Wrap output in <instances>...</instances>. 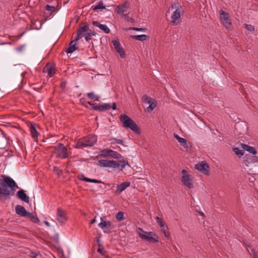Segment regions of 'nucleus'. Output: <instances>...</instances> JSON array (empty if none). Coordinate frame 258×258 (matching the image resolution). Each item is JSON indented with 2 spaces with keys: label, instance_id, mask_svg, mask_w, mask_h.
<instances>
[{
  "label": "nucleus",
  "instance_id": "14",
  "mask_svg": "<svg viewBox=\"0 0 258 258\" xmlns=\"http://www.w3.org/2000/svg\"><path fill=\"white\" fill-rule=\"evenodd\" d=\"M181 181L185 186L189 188H192L194 187L192 177L189 174L183 175L181 177Z\"/></svg>",
  "mask_w": 258,
  "mask_h": 258
},
{
  "label": "nucleus",
  "instance_id": "34",
  "mask_svg": "<svg viewBox=\"0 0 258 258\" xmlns=\"http://www.w3.org/2000/svg\"><path fill=\"white\" fill-rule=\"evenodd\" d=\"M53 171L55 173H56L58 176H60L62 174V170L60 169L58 167L56 166L53 167Z\"/></svg>",
  "mask_w": 258,
  "mask_h": 258
},
{
  "label": "nucleus",
  "instance_id": "18",
  "mask_svg": "<svg viewBox=\"0 0 258 258\" xmlns=\"http://www.w3.org/2000/svg\"><path fill=\"white\" fill-rule=\"evenodd\" d=\"M43 72L47 73L50 77H53L54 74V65L52 63H47L44 67Z\"/></svg>",
  "mask_w": 258,
  "mask_h": 258
},
{
  "label": "nucleus",
  "instance_id": "13",
  "mask_svg": "<svg viewBox=\"0 0 258 258\" xmlns=\"http://www.w3.org/2000/svg\"><path fill=\"white\" fill-rule=\"evenodd\" d=\"M114 47L116 51L119 54L120 57L122 58L125 57V53L123 48L120 46L118 40H113L112 41Z\"/></svg>",
  "mask_w": 258,
  "mask_h": 258
},
{
  "label": "nucleus",
  "instance_id": "46",
  "mask_svg": "<svg viewBox=\"0 0 258 258\" xmlns=\"http://www.w3.org/2000/svg\"><path fill=\"white\" fill-rule=\"evenodd\" d=\"M87 96L88 97H95L94 93L93 92L88 93L87 94Z\"/></svg>",
  "mask_w": 258,
  "mask_h": 258
},
{
  "label": "nucleus",
  "instance_id": "23",
  "mask_svg": "<svg viewBox=\"0 0 258 258\" xmlns=\"http://www.w3.org/2000/svg\"><path fill=\"white\" fill-rule=\"evenodd\" d=\"M174 137L178 141L180 145L184 148H188L187 140L185 139L181 138L175 134H174Z\"/></svg>",
  "mask_w": 258,
  "mask_h": 258
},
{
  "label": "nucleus",
  "instance_id": "17",
  "mask_svg": "<svg viewBox=\"0 0 258 258\" xmlns=\"http://www.w3.org/2000/svg\"><path fill=\"white\" fill-rule=\"evenodd\" d=\"M129 3L127 2H125L117 6L116 9V12L119 15H122L124 12H126L127 9L129 7Z\"/></svg>",
  "mask_w": 258,
  "mask_h": 258
},
{
  "label": "nucleus",
  "instance_id": "8",
  "mask_svg": "<svg viewBox=\"0 0 258 258\" xmlns=\"http://www.w3.org/2000/svg\"><path fill=\"white\" fill-rule=\"evenodd\" d=\"M219 14L222 24L226 28H229L232 25V22L229 14L223 10H220Z\"/></svg>",
  "mask_w": 258,
  "mask_h": 258
},
{
  "label": "nucleus",
  "instance_id": "48",
  "mask_svg": "<svg viewBox=\"0 0 258 258\" xmlns=\"http://www.w3.org/2000/svg\"><path fill=\"white\" fill-rule=\"evenodd\" d=\"M181 173L183 174V175H185V174H187V172L186 170H185V169H182L181 170Z\"/></svg>",
  "mask_w": 258,
  "mask_h": 258
},
{
  "label": "nucleus",
  "instance_id": "27",
  "mask_svg": "<svg viewBox=\"0 0 258 258\" xmlns=\"http://www.w3.org/2000/svg\"><path fill=\"white\" fill-rule=\"evenodd\" d=\"M30 132L32 136V137L35 139L37 138L38 136L39 135L38 132L37 131L36 128L33 124H31L30 127Z\"/></svg>",
  "mask_w": 258,
  "mask_h": 258
},
{
  "label": "nucleus",
  "instance_id": "60",
  "mask_svg": "<svg viewBox=\"0 0 258 258\" xmlns=\"http://www.w3.org/2000/svg\"><path fill=\"white\" fill-rule=\"evenodd\" d=\"M247 247H251V246H250V245H247Z\"/></svg>",
  "mask_w": 258,
  "mask_h": 258
},
{
  "label": "nucleus",
  "instance_id": "62",
  "mask_svg": "<svg viewBox=\"0 0 258 258\" xmlns=\"http://www.w3.org/2000/svg\"><path fill=\"white\" fill-rule=\"evenodd\" d=\"M143 97H147V96L146 95H144Z\"/></svg>",
  "mask_w": 258,
  "mask_h": 258
},
{
  "label": "nucleus",
  "instance_id": "30",
  "mask_svg": "<svg viewBox=\"0 0 258 258\" xmlns=\"http://www.w3.org/2000/svg\"><path fill=\"white\" fill-rule=\"evenodd\" d=\"M93 10H103L105 9V6H103V2L100 1L96 6L92 7Z\"/></svg>",
  "mask_w": 258,
  "mask_h": 258
},
{
  "label": "nucleus",
  "instance_id": "41",
  "mask_svg": "<svg viewBox=\"0 0 258 258\" xmlns=\"http://www.w3.org/2000/svg\"><path fill=\"white\" fill-rule=\"evenodd\" d=\"M25 46V45H22L17 47L16 48V50L18 52H22Z\"/></svg>",
  "mask_w": 258,
  "mask_h": 258
},
{
  "label": "nucleus",
  "instance_id": "43",
  "mask_svg": "<svg viewBox=\"0 0 258 258\" xmlns=\"http://www.w3.org/2000/svg\"><path fill=\"white\" fill-rule=\"evenodd\" d=\"M132 29L138 31H145L146 30V28H132Z\"/></svg>",
  "mask_w": 258,
  "mask_h": 258
},
{
  "label": "nucleus",
  "instance_id": "38",
  "mask_svg": "<svg viewBox=\"0 0 258 258\" xmlns=\"http://www.w3.org/2000/svg\"><path fill=\"white\" fill-rule=\"evenodd\" d=\"M245 28L248 31L252 32L254 30V27L253 26L250 24H245Z\"/></svg>",
  "mask_w": 258,
  "mask_h": 258
},
{
  "label": "nucleus",
  "instance_id": "57",
  "mask_svg": "<svg viewBox=\"0 0 258 258\" xmlns=\"http://www.w3.org/2000/svg\"><path fill=\"white\" fill-rule=\"evenodd\" d=\"M123 16L124 17V18H127L128 17V15H126V14H123Z\"/></svg>",
  "mask_w": 258,
  "mask_h": 258
},
{
  "label": "nucleus",
  "instance_id": "16",
  "mask_svg": "<svg viewBox=\"0 0 258 258\" xmlns=\"http://www.w3.org/2000/svg\"><path fill=\"white\" fill-rule=\"evenodd\" d=\"M89 30L88 25H84L80 27L77 30V36L76 38V40H78L84 37L85 35L88 33Z\"/></svg>",
  "mask_w": 258,
  "mask_h": 258
},
{
  "label": "nucleus",
  "instance_id": "49",
  "mask_svg": "<svg viewBox=\"0 0 258 258\" xmlns=\"http://www.w3.org/2000/svg\"><path fill=\"white\" fill-rule=\"evenodd\" d=\"M103 248H99L97 249V251H98L99 253H101V254H103L102 253V251H103Z\"/></svg>",
  "mask_w": 258,
  "mask_h": 258
},
{
  "label": "nucleus",
  "instance_id": "5",
  "mask_svg": "<svg viewBox=\"0 0 258 258\" xmlns=\"http://www.w3.org/2000/svg\"><path fill=\"white\" fill-rule=\"evenodd\" d=\"M51 148L54 149L52 154H56V158L60 159L68 158V149L63 144L59 143L57 146H51Z\"/></svg>",
  "mask_w": 258,
  "mask_h": 258
},
{
  "label": "nucleus",
  "instance_id": "11",
  "mask_svg": "<svg viewBox=\"0 0 258 258\" xmlns=\"http://www.w3.org/2000/svg\"><path fill=\"white\" fill-rule=\"evenodd\" d=\"M195 168L205 175H209L210 167L206 162H202L201 163L196 164Z\"/></svg>",
  "mask_w": 258,
  "mask_h": 258
},
{
  "label": "nucleus",
  "instance_id": "56",
  "mask_svg": "<svg viewBox=\"0 0 258 258\" xmlns=\"http://www.w3.org/2000/svg\"><path fill=\"white\" fill-rule=\"evenodd\" d=\"M253 258H258V255L257 254H254L253 256Z\"/></svg>",
  "mask_w": 258,
  "mask_h": 258
},
{
  "label": "nucleus",
  "instance_id": "24",
  "mask_svg": "<svg viewBox=\"0 0 258 258\" xmlns=\"http://www.w3.org/2000/svg\"><path fill=\"white\" fill-rule=\"evenodd\" d=\"M76 39L74 40L71 41L69 44V46L67 50H66V52L67 53H72L74 52L75 50L78 49V47L76 46Z\"/></svg>",
  "mask_w": 258,
  "mask_h": 258
},
{
  "label": "nucleus",
  "instance_id": "44",
  "mask_svg": "<svg viewBox=\"0 0 258 258\" xmlns=\"http://www.w3.org/2000/svg\"><path fill=\"white\" fill-rule=\"evenodd\" d=\"M84 37H85V40L86 41H89L91 39V35L89 34H88V33H87L85 35V36H84Z\"/></svg>",
  "mask_w": 258,
  "mask_h": 258
},
{
  "label": "nucleus",
  "instance_id": "42",
  "mask_svg": "<svg viewBox=\"0 0 258 258\" xmlns=\"http://www.w3.org/2000/svg\"><path fill=\"white\" fill-rule=\"evenodd\" d=\"M162 230L163 232V233L164 234V236L166 237H170V233L169 232L167 231L164 228H162Z\"/></svg>",
  "mask_w": 258,
  "mask_h": 258
},
{
  "label": "nucleus",
  "instance_id": "22",
  "mask_svg": "<svg viewBox=\"0 0 258 258\" xmlns=\"http://www.w3.org/2000/svg\"><path fill=\"white\" fill-rule=\"evenodd\" d=\"M92 25L94 26L98 27L100 28V29H101L102 31H103L104 33L106 34L109 33L110 32V29L106 25L101 24L99 23L98 21H93Z\"/></svg>",
  "mask_w": 258,
  "mask_h": 258
},
{
  "label": "nucleus",
  "instance_id": "40",
  "mask_svg": "<svg viewBox=\"0 0 258 258\" xmlns=\"http://www.w3.org/2000/svg\"><path fill=\"white\" fill-rule=\"evenodd\" d=\"M86 99V98H81V99H80V102L82 105H84L85 106H88V105H87V104L86 103V102L87 101Z\"/></svg>",
  "mask_w": 258,
  "mask_h": 258
},
{
  "label": "nucleus",
  "instance_id": "3",
  "mask_svg": "<svg viewBox=\"0 0 258 258\" xmlns=\"http://www.w3.org/2000/svg\"><path fill=\"white\" fill-rule=\"evenodd\" d=\"M119 120L124 128H130L134 133L140 134L141 131L138 125L127 115L121 114L119 116Z\"/></svg>",
  "mask_w": 258,
  "mask_h": 258
},
{
  "label": "nucleus",
  "instance_id": "20",
  "mask_svg": "<svg viewBox=\"0 0 258 258\" xmlns=\"http://www.w3.org/2000/svg\"><path fill=\"white\" fill-rule=\"evenodd\" d=\"M130 182L125 181L118 184L117 186V189L115 191L116 195H119L122 191L126 189L127 187L130 186Z\"/></svg>",
  "mask_w": 258,
  "mask_h": 258
},
{
  "label": "nucleus",
  "instance_id": "12",
  "mask_svg": "<svg viewBox=\"0 0 258 258\" xmlns=\"http://www.w3.org/2000/svg\"><path fill=\"white\" fill-rule=\"evenodd\" d=\"M56 219L59 223H64L67 220L65 211L61 210L60 208H58L57 210Z\"/></svg>",
  "mask_w": 258,
  "mask_h": 258
},
{
  "label": "nucleus",
  "instance_id": "6",
  "mask_svg": "<svg viewBox=\"0 0 258 258\" xmlns=\"http://www.w3.org/2000/svg\"><path fill=\"white\" fill-rule=\"evenodd\" d=\"M157 102L153 98H143V106L146 112H151L157 106Z\"/></svg>",
  "mask_w": 258,
  "mask_h": 258
},
{
  "label": "nucleus",
  "instance_id": "31",
  "mask_svg": "<svg viewBox=\"0 0 258 258\" xmlns=\"http://www.w3.org/2000/svg\"><path fill=\"white\" fill-rule=\"evenodd\" d=\"M85 147H86V146L85 145L83 139L82 141H78L75 145V148L77 149H83Z\"/></svg>",
  "mask_w": 258,
  "mask_h": 258
},
{
  "label": "nucleus",
  "instance_id": "39",
  "mask_svg": "<svg viewBox=\"0 0 258 258\" xmlns=\"http://www.w3.org/2000/svg\"><path fill=\"white\" fill-rule=\"evenodd\" d=\"M113 140L114 141L112 143H115L119 144H120L121 145H124V141L120 139H113Z\"/></svg>",
  "mask_w": 258,
  "mask_h": 258
},
{
  "label": "nucleus",
  "instance_id": "47",
  "mask_svg": "<svg viewBox=\"0 0 258 258\" xmlns=\"http://www.w3.org/2000/svg\"><path fill=\"white\" fill-rule=\"evenodd\" d=\"M66 82H61L60 84V87L62 88H64L66 86Z\"/></svg>",
  "mask_w": 258,
  "mask_h": 258
},
{
  "label": "nucleus",
  "instance_id": "1",
  "mask_svg": "<svg viewBox=\"0 0 258 258\" xmlns=\"http://www.w3.org/2000/svg\"><path fill=\"white\" fill-rule=\"evenodd\" d=\"M101 154L104 156H109L115 159L121 158V160L116 161L108 159H101L98 161V165L101 167L118 168L119 170L122 171L125 165L130 166L128 161L116 151L104 149L101 151Z\"/></svg>",
  "mask_w": 258,
  "mask_h": 258
},
{
  "label": "nucleus",
  "instance_id": "29",
  "mask_svg": "<svg viewBox=\"0 0 258 258\" xmlns=\"http://www.w3.org/2000/svg\"><path fill=\"white\" fill-rule=\"evenodd\" d=\"M26 217H28L32 222L35 223H38L39 222V219L30 212H29Z\"/></svg>",
  "mask_w": 258,
  "mask_h": 258
},
{
  "label": "nucleus",
  "instance_id": "32",
  "mask_svg": "<svg viewBox=\"0 0 258 258\" xmlns=\"http://www.w3.org/2000/svg\"><path fill=\"white\" fill-rule=\"evenodd\" d=\"M116 219L118 221H121L124 219V213L122 212H119L115 216Z\"/></svg>",
  "mask_w": 258,
  "mask_h": 258
},
{
  "label": "nucleus",
  "instance_id": "54",
  "mask_svg": "<svg viewBox=\"0 0 258 258\" xmlns=\"http://www.w3.org/2000/svg\"><path fill=\"white\" fill-rule=\"evenodd\" d=\"M254 157V161L255 162L258 161V157H255V156Z\"/></svg>",
  "mask_w": 258,
  "mask_h": 258
},
{
  "label": "nucleus",
  "instance_id": "28",
  "mask_svg": "<svg viewBox=\"0 0 258 258\" xmlns=\"http://www.w3.org/2000/svg\"><path fill=\"white\" fill-rule=\"evenodd\" d=\"M132 37L134 39L143 41L147 40L148 36L145 34H142V35H133V36H132Z\"/></svg>",
  "mask_w": 258,
  "mask_h": 258
},
{
  "label": "nucleus",
  "instance_id": "9",
  "mask_svg": "<svg viewBox=\"0 0 258 258\" xmlns=\"http://www.w3.org/2000/svg\"><path fill=\"white\" fill-rule=\"evenodd\" d=\"M106 217H101L100 218L101 222L99 223L98 226L103 230V231L105 233H109L111 230L114 228L110 221L105 220Z\"/></svg>",
  "mask_w": 258,
  "mask_h": 258
},
{
  "label": "nucleus",
  "instance_id": "55",
  "mask_svg": "<svg viewBox=\"0 0 258 258\" xmlns=\"http://www.w3.org/2000/svg\"><path fill=\"white\" fill-rule=\"evenodd\" d=\"M44 223H45L47 226H49V222H47V221H45Z\"/></svg>",
  "mask_w": 258,
  "mask_h": 258
},
{
  "label": "nucleus",
  "instance_id": "15",
  "mask_svg": "<svg viewBox=\"0 0 258 258\" xmlns=\"http://www.w3.org/2000/svg\"><path fill=\"white\" fill-rule=\"evenodd\" d=\"M86 147L93 146L97 142V138L95 135H89L83 138Z\"/></svg>",
  "mask_w": 258,
  "mask_h": 258
},
{
  "label": "nucleus",
  "instance_id": "51",
  "mask_svg": "<svg viewBox=\"0 0 258 258\" xmlns=\"http://www.w3.org/2000/svg\"><path fill=\"white\" fill-rule=\"evenodd\" d=\"M96 242L98 244V245L100 246V244H99V243H100V237H97Z\"/></svg>",
  "mask_w": 258,
  "mask_h": 258
},
{
  "label": "nucleus",
  "instance_id": "25",
  "mask_svg": "<svg viewBox=\"0 0 258 258\" xmlns=\"http://www.w3.org/2000/svg\"><path fill=\"white\" fill-rule=\"evenodd\" d=\"M241 147L243 150L249 152L250 153H252L253 155L256 153V150L254 147L249 146L244 144H242Z\"/></svg>",
  "mask_w": 258,
  "mask_h": 258
},
{
  "label": "nucleus",
  "instance_id": "59",
  "mask_svg": "<svg viewBox=\"0 0 258 258\" xmlns=\"http://www.w3.org/2000/svg\"><path fill=\"white\" fill-rule=\"evenodd\" d=\"M86 103L87 104V105H88V101H87Z\"/></svg>",
  "mask_w": 258,
  "mask_h": 258
},
{
  "label": "nucleus",
  "instance_id": "21",
  "mask_svg": "<svg viewBox=\"0 0 258 258\" xmlns=\"http://www.w3.org/2000/svg\"><path fill=\"white\" fill-rule=\"evenodd\" d=\"M15 210L16 213L18 215L24 217H26L29 213V212L26 210L25 208L21 205H17L15 207Z\"/></svg>",
  "mask_w": 258,
  "mask_h": 258
},
{
  "label": "nucleus",
  "instance_id": "52",
  "mask_svg": "<svg viewBox=\"0 0 258 258\" xmlns=\"http://www.w3.org/2000/svg\"><path fill=\"white\" fill-rule=\"evenodd\" d=\"M36 255H37V254H34V253H32L31 255V257L32 258H35L36 257Z\"/></svg>",
  "mask_w": 258,
  "mask_h": 258
},
{
  "label": "nucleus",
  "instance_id": "2",
  "mask_svg": "<svg viewBox=\"0 0 258 258\" xmlns=\"http://www.w3.org/2000/svg\"><path fill=\"white\" fill-rule=\"evenodd\" d=\"M0 179V201L10 200L14 196L18 185L15 180L9 176L2 175Z\"/></svg>",
  "mask_w": 258,
  "mask_h": 258
},
{
  "label": "nucleus",
  "instance_id": "36",
  "mask_svg": "<svg viewBox=\"0 0 258 258\" xmlns=\"http://www.w3.org/2000/svg\"><path fill=\"white\" fill-rule=\"evenodd\" d=\"M96 106L97 105H96V103H93L92 102V101H88V106L86 107L90 109L95 110V108H96Z\"/></svg>",
  "mask_w": 258,
  "mask_h": 258
},
{
  "label": "nucleus",
  "instance_id": "53",
  "mask_svg": "<svg viewBox=\"0 0 258 258\" xmlns=\"http://www.w3.org/2000/svg\"><path fill=\"white\" fill-rule=\"evenodd\" d=\"M96 216H95V218L91 221L90 223L91 224L94 223L96 222Z\"/></svg>",
  "mask_w": 258,
  "mask_h": 258
},
{
  "label": "nucleus",
  "instance_id": "7",
  "mask_svg": "<svg viewBox=\"0 0 258 258\" xmlns=\"http://www.w3.org/2000/svg\"><path fill=\"white\" fill-rule=\"evenodd\" d=\"M139 229L143 232L139 233V236L142 239L149 242H158L159 241L158 237L156 234L152 232H145L141 228H139Z\"/></svg>",
  "mask_w": 258,
  "mask_h": 258
},
{
  "label": "nucleus",
  "instance_id": "4",
  "mask_svg": "<svg viewBox=\"0 0 258 258\" xmlns=\"http://www.w3.org/2000/svg\"><path fill=\"white\" fill-rule=\"evenodd\" d=\"M171 7L172 9H176L171 15V24L173 26L177 25L179 23L181 16L183 14V10L177 3L172 4Z\"/></svg>",
  "mask_w": 258,
  "mask_h": 258
},
{
  "label": "nucleus",
  "instance_id": "35",
  "mask_svg": "<svg viewBox=\"0 0 258 258\" xmlns=\"http://www.w3.org/2000/svg\"><path fill=\"white\" fill-rule=\"evenodd\" d=\"M156 222L160 226V227L161 228H164V224L162 220L161 219V218H160V217L157 216L156 217Z\"/></svg>",
  "mask_w": 258,
  "mask_h": 258
},
{
  "label": "nucleus",
  "instance_id": "58",
  "mask_svg": "<svg viewBox=\"0 0 258 258\" xmlns=\"http://www.w3.org/2000/svg\"><path fill=\"white\" fill-rule=\"evenodd\" d=\"M89 99H94V98L93 97H92V98H88ZM97 100H98V98H95Z\"/></svg>",
  "mask_w": 258,
  "mask_h": 258
},
{
  "label": "nucleus",
  "instance_id": "37",
  "mask_svg": "<svg viewBox=\"0 0 258 258\" xmlns=\"http://www.w3.org/2000/svg\"><path fill=\"white\" fill-rule=\"evenodd\" d=\"M45 9L50 12L51 13L54 12L55 10V8L54 6H51L48 5H47L45 7Z\"/></svg>",
  "mask_w": 258,
  "mask_h": 258
},
{
  "label": "nucleus",
  "instance_id": "10",
  "mask_svg": "<svg viewBox=\"0 0 258 258\" xmlns=\"http://www.w3.org/2000/svg\"><path fill=\"white\" fill-rule=\"evenodd\" d=\"M111 108H112L113 110H115L116 109V105L115 102H113L112 105L110 103H99L96 106L95 110L105 111L109 110Z\"/></svg>",
  "mask_w": 258,
  "mask_h": 258
},
{
  "label": "nucleus",
  "instance_id": "61",
  "mask_svg": "<svg viewBox=\"0 0 258 258\" xmlns=\"http://www.w3.org/2000/svg\"><path fill=\"white\" fill-rule=\"evenodd\" d=\"M201 215L203 216V215H204V214L203 213H201Z\"/></svg>",
  "mask_w": 258,
  "mask_h": 258
},
{
  "label": "nucleus",
  "instance_id": "50",
  "mask_svg": "<svg viewBox=\"0 0 258 258\" xmlns=\"http://www.w3.org/2000/svg\"><path fill=\"white\" fill-rule=\"evenodd\" d=\"M251 253L252 254V255H253L254 254H257L254 249L252 248V249H251Z\"/></svg>",
  "mask_w": 258,
  "mask_h": 258
},
{
  "label": "nucleus",
  "instance_id": "19",
  "mask_svg": "<svg viewBox=\"0 0 258 258\" xmlns=\"http://www.w3.org/2000/svg\"><path fill=\"white\" fill-rule=\"evenodd\" d=\"M16 196L18 198L26 203L28 204L30 202L29 197L26 194L25 190L23 189L18 191L16 193Z\"/></svg>",
  "mask_w": 258,
  "mask_h": 258
},
{
  "label": "nucleus",
  "instance_id": "33",
  "mask_svg": "<svg viewBox=\"0 0 258 258\" xmlns=\"http://www.w3.org/2000/svg\"><path fill=\"white\" fill-rule=\"evenodd\" d=\"M233 150L235 152V154L239 157L244 154L243 150H240L237 147L233 148Z\"/></svg>",
  "mask_w": 258,
  "mask_h": 258
},
{
  "label": "nucleus",
  "instance_id": "26",
  "mask_svg": "<svg viewBox=\"0 0 258 258\" xmlns=\"http://www.w3.org/2000/svg\"><path fill=\"white\" fill-rule=\"evenodd\" d=\"M81 179L82 180L88 182H93V183H104L101 180H97V179H91V178L85 177L83 175H82V177H81Z\"/></svg>",
  "mask_w": 258,
  "mask_h": 258
},
{
  "label": "nucleus",
  "instance_id": "45",
  "mask_svg": "<svg viewBox=\"0 0 258 258\" xmlns=\"http://www.w3.org/2000/svg\"><path fill=\"white\" fill-rule=\"evenodd\" d=\"M88 34H89L91 36H95L96 35V33L94 31H92L91 30H90L89 29V30L88 31Z\"/></svg>",
  "mask_w": 258,
  "mask_h": 258
}]
</instances>
